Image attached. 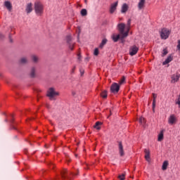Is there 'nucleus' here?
<instances>
[{
    "mask_svg": "<svg viewBox=\"0 0 180 180\" xmlns=\"http://www.w3.org/2000/svg\"><path fill=\"white\" fill-rule=\"evenodd\" d=\"M118 150L120 157H123L124 155V150L123 149V144L120 141L118 142Z\"/></svg>",
    "mask_w": 180,
    "mask_h": 180,
    "instance_id": "nucleus-14",
    "label": "nucleus"
},
{
    "mask_svg": "<svg viewBox=\"0 0 180 180\" xmlns=\"http://www.w3.org/2000/svg\"><path fill=\"white\" fill-rule=\"evenodd\" d=\"M172 60H174V56H172V55H169L166 60L162 63V65H167V64H169V63H171V61H172Z\"/></svg>",
    "mask_w": 180,
    "mask_h": 180,
    "instance_id": "nucleus-17",
    "label": "nucleus"
},
{
    "mask_svg": "<svg viewBox=\"0 0 180 180\" xmlns=\"http://www.w3.org/2000/svg\"><path fill=\"white\" fill-rule=\"evenodd\" d=\"M167 168H168V161L165 160L162 164V169L166 171Z\"/></svg>",
    "mask_w": 180,
    "mask_h": 180,
    "instance_id": "nucleus-25",
    "label": "nucleus"
},
{
    "mask_svg": "<svg viewBox=\"0 0 180 180\" xmlns=\"http://www.w3.org/2000/svg\"><path fill=\"white\" fill-rule=\"evenodd\" d=\"M139 52V46H136V45H133L131 46H130L129 48V55L133 56H136V54H137V53Z\"/></svg>",
    "mask_w": 180,
    "mask_h": 180,
    "instance_id": "nucleus-7",
    "label": "nucleus"
},
{
    "mask_svg": "<svg viewBox=\"0 0 180 180\" xmlns=\"http://www.w3.org/2000/svg\"><path fill=\"white\" fill-rule=\"evenodd\" d=\"M25 12H27V14L32 13V12H33V4L32 3L27 4L25 7Z\"/></svg>",
    "mask_w": 180,
    "mask_h": 180,
    "instance_id": "nucleus-13",
    "label": "nucleus"
},
{
    "mask_svg": "<svg viewBox=\"0 0 180 180\" xmlns=\"http://www.w3.org/2000/svg\"><path fill=\"white\" fill-rule=\"evenodd\" d=\"M13 129H15L16 128L15 127H13Z\"/></svg>",
    "mask_w": 180,
    "mask_h": 180,
    "instance_id": "nucleus-43",
    "label": "nucleus"
},
{
    "mask_svg": "<svg viewBox=\"0 0 180 180\" xmlns=\"http://www.w3.org/2000/svg\"><path fill=\"white\" fill-rule=\"evenodd\" d=\"M154 108H155V99H153V109H154Z\"/></svg>",
    "mask_w": 180,
    "mask_h": 180,
    "instance_id": "nucleus-36",
    "label": "nucleus"
},
{
    "mask_svg": "<svg viewBox=\"0 0 180 180\" xmlns=\"http://www.w3.org/2000/svg\"><path fill=\"white\" fill-rule=\"evenodd\" d=\"M144 6H146V0H139V2L138 3L139 10L141 11V9H144Z\"/></svg>",
    "mask_w": 180,
    "mask_h": 180,
    "instance_id": "nucleus-16",
    "label": "nucleus"
},
{
    "mask_svg": "<svg viewBox=\"0 0 180 180\" xmlns=\"http://www.w3.org/2000/svg\"><path fill=\"white\" fill-rule=\"evenodd\" d=\"M180 78V74L179 72H176V74H174L171 77V83L175 84V82H178L179 81Z\"/></svg>",
    "mask_w": 180,
    "mask_h": 180,
    "instance_id": "nucleus-10",
    "label": "nucleus"
},
{
    "mask_svg": "<svg viewBox=\"0 0 180 180\" xmlns=\"http://www.w3.org/2000/svg\"><path fill=\"white\" fill-rule=\"evenodd\" d=\"M119 5V1H116L112 4L110 6V13H115V11L117 9V6Z\"/></svg>",
    "mask_w": 180,
    "mask_h": 180,
    "instance_id": "nucleus-11",
    "label": "nucleus"
},
{
    "mask_svg": "<svg viewBox=\"0 0 180 180\" xmlns=\"http://www.w3.org/2000/svg\"><path fill=\"white\" fill-rule=\"evenodd\" d=\"M153 99H157V94H153Z\"/></svg>",
    "mask_w": 180,
    "mask_h": 180,
    "instance_id": "nucleus-38",
    "label": "nucleus"
},
{
    "mask_svg": "<svg viewBox=\"0 0 180 180\" xmlns=\"http://www.w3.org/2000/svg\"><path fill=\"white\" fill-rule=\"evenodd\" d=\"M120 89V85L117 83H114L111 85L110 90L112 94H117Z\"/></svg>",
    "mask_w": 180,
    "mask_h": 180,
    "instance_id": "nucleus-8",
    "label": "nucleus"
},
{
    "mask_svg": "<svg viewBox=\"0 0 180 180\" xmlns=\"http://www.w3.org/2000/svg\"><path fill=\"white\" fill-rule=\"evenodd\" d=\"M20 63L21 64H26V63H27V58H26V57L22 58L20 59Z\"/></svg>",
    "mask_w": 180,
    "mask_h": 180,
    "instance_id": "nucleus-27",
    "label": "nucleus"
},
{
    "mask_svg": "<svg viewBox=\"0 0 180 180\" xmlns=\"http://www.w3.org/2000/svg\"><path fill=\"white\" fill-rule=\"evenodd\" d=\"M108 43V39H103L99 45V49H103L105 45Z\"/></svg>",
    "mask_w": 180,
    "mask_h": 180,
    "instance_id": "nucleus-23",
    "label": "nucleus"
},
{
    "mask_svg": "<svg viewBox=\"0 0 180 180\" xmlns=\"http://www.w3.org/2000/svg\"><path fill=\"white\" fill-rule=\"evenodd\" d=\"M94 54V56H98L99 49H98V48L95 49Z\"/></svg>",
    "mask_w": 180,
    "mask_h": 180,
    "instance_id": "nucleus-33",
    "label": "nucleus"
},
{
    "mask_svg": "<svg viewBox=\"0 0 180 180\" xmlns=\"http://www.w3.org/2000/svg\"><path fill=\"white\" fill-rule=\"evenodd\" d=\"M101 126H102V122H96V124L94 125V129H96L97 130H101Z\"/></svg>",
    "mask_w": 180,
    "mask_h": 180,
    "instance_id": "nucleus-24",
    "label": "nucleus"
},
{
    "mask_svg": "<svg viewBox=\"0 0 180 180\" xmlns=\"http://www.w3.org/2000/svg\"><path fill=\"white\" fill-rule=\"evenodd\" d=\"M127 11H129V4L124 3L121 7V13H127Z\"/></svg>",
    "mask_w": 180,
    "mask_h": 180,
    "instance_id": "nucleus-15",
    "label": "nucleus"
},
{
    "mask_svg": "<svg viewBox=\"0 0 180 180\" xmlns=\"http://www.w3.org/2000/svg\"><path fill=\"white\" fill-rule=\"evenodd\" d=\"M11 117H12V119H11V123H13V115H11Z\"/></svg>",
    "mask_w": 180,
    "mask_h": 180,
    "instance_id": "nucleus-40",
    "label": "nucleus"
},
{
    "mask_svg": "<svg viewBox=\"0 0 180 180\" xmlns=\"http://www.w3.org/2000/svg\"><path fill=\"white\" fill-rule=\"evenodd\" d=\"M58 93L56 92V91H54V89L53 88H50L47 91V96H49L51 101H54V98H56V96H58Z\"/></svg>",
    "mask_w": 180,
    "mask_h": 180,
    "instance_id": "nucleus-5",
    "label": "nucleus"
},
{
    "mask_svg": "<svg viewBox=\"0 0 180 180\" xmlns=\"http://www.w3.org/2000/svg\"><path fill=\"white\" fill-rule=\"evenodd\" d=\"M176 116L174 114L171 115L168 118V123L169 124H175L177 122Z\"/></svg>",
    "mask_w": 180,
    "mask_h": 180,
    "instance_id": "nucleus-9",
    "label": "nucleus"
},
{
    "mask_svg": "<svg viewBox=\"0 0 180 180\" xmlns=\"http://www.w3.org/2000/svg\"><path fill=\"white\" fill-rule=\"evenodd\" d=\"M9 40H10L11 43H12V41H13L12 40V37H11V35L9 36Z\"/></svg>",
    "mask_w": 180,
    "mask_h": 180,
    "instance_id": "nucleus-41",
    "label": "nucleus"
},
{
    "mask_svg": "<svg viewBox=\"0 0 180 180\" xmlns=\"http://www.w3.org/2000/svg\"><path fill=\"white\" fill-rule=\"evenodd\" d=\"M77 58H78L79 61H81V53L77 54Z\"/></svg>",
    "mask_w": 180,
    "mask_h": 180,
    "instance_id": "nucleus-37",
    "label": "nucleus"
},
{
    "mask_svg": "<svg viewBox=\"0 0 180 180\" xmlns=\"http://www.w3.org/2000/svg\"><path fill=\"white\" fill-rule=\"evenodd\" d=\"M125 176H126V174H122L121 175H119L118 176V178L120 179V180H124L125 179Z\"/></svg>",
    "mask_w": 180,
    "mask_h": 180,
    "instance_id": "nucleus-32",
    "label": "nucleus"
},
{
    "mask_svg": "<svg viewBox=\"0 0 180 180\" xmlns=\"http://www.w3.org/2000/svg\"><path fill=\"white\" fill-rule=\"evenodd\" d=\"M68 175H78V174H75L73 172H70L68 173V171H67V169H64L63 172H61V176H62V179L63 180H71V178L68 176Z\"/></svg>",
    "mask_w": 180,
    "mask_h": 180,
    "instance_id": "nucleus-4",
    "label": "nucleus"
},
{
    "mask_svg": "<svg viewBox=\"0 0 180 180\" xmlns=\"http://www.w3.org/2000/svg\"><path fill=\"white\" fill-rule=\"evenodd\" d=\"M81 15L82 16H86V15H88V12L86 11V9L85 8L82 9Z\"/></svg>",
    "mask_w": 180,
    "mask_h": 180,
    "instance_id": "nucleus-28",
    "label": "nucleus"
},
{
    "mask_svg": "<svg viewBox=\"0 0 180 180\" xmlns=\"http://www.w3.org/2000/svg\"><path fill=\"white\" fill-rule=\"evenodd\" d=\"M168 54V49H164L162 53V57H165Z\"/></svg>",
    "mask_w": 180,
    "mask_h": 180,
    "instance_id": "nucleus-30",
    "label": "nucleus"
},
{
    "mask_svg": "<svg viewBox=\"0 0 180 180\" xmlns=\"http://www.w3.org/2000/svg\"><path fill=\"white\" fill-rule=\"evenodd\" d=\"M179 50V54H180V49H178Z\"/></svg>",
    "mask_w": 180,
    "mask_h": 180,
    "instance_id": "nucleus-44",
    "label": "nucleus"
},
{
    "mask_svg": "<svg viewBox=\"0 0 180 180\" xmlns=\"http://www.w3.org/2000/svg\"><path fill=\"white\" fill-rule=\"evenodd\" d=\"M131 25V20L129 19L127 20V24L120 22L117 25V29L120 34H122V39H125L129 36V32H130V26Z\"/></svg>",
    "mask_w": 180,
    "mask_h": 180,
    "instance_id": "nucleus-1",
    "label": "nucleus"
},
{
    "mask_svg": "<svg viewBox=\"0 0 180 180\" xmlns=\"http://www.w3.org/2000/svg\"><path fill=\"white\" fill-rule=\"evenodd\" d=\"M139 122L141 124H142V126H144V124H146V119L143 117H141L139 119Z\"/></svg>",
    "mask_w": 180,
    "mask_h": 180,
    "instance_id": "nucleus-26",
    "label": "nucleus"
},
{
    "mask_svg": "<svg viewBox=\"0 0 180 180\" xmlns=\"http://www.w3.org/2000/svg\"><path fill=\"white\" fill-rule=\"evenodd\" d=\"M162 140H164V129L160 131L158 137V141H162Z\"/></svg>",
    "mask_w": 180,
    "mask_h": 180,
    "instance_id": "nucleus-20",
    "label": "nucleus"
},
{
    "mask_svg": "<svg viewBox=\"0 0 180 180\" xmlns=\"http://www.w3.org/2000/svg\"><path fill=\"white\" fill-rule=\"evenodd\" d=\"M112 39L113 41L115 43H116L119 40H123V39H124V38H122V34H120H120H113L112 35Z\"/></svg>",
    "mask_w": 180,
    "mask_h": 180,
    "instance_id": "nucleus-12",
    "label": "nucleus"
},
{
    "mask_svg": "<svg viewBox=\"0 0 180 180\" xmlns=\"http://www.w3.org/2000/svg\"><path fill=\"white\" fill-rule=\"evenodd\" d=\"M65 41H67V44H68L69 49L71 51L74 50V46L75 44L74 42H72V37H71V35L68 34V36H66Z\"/></svg>",
    "mask_w": 180,
    "mask_h": 180,
    "instance_id": "nucleus-6",
    "label": "nucleus"
},
{
    "mask_svg": "<svg viewBox=\"0 0 180 180\" xmlns=\"http://www.w3.org/2000/svg\"><path fill=\"white\" fill-rule=\"evenodd\" d=\"M124 77H122L120 80V82H119V84H120V85H122V84H124Z\"/></svg>",
    "mask_w": 180,
    "mask_h": 180,
    "instance_id": "nucleus-34",
    "label": "nucleus"
},
{
    "mask_svg": "<svg viewBox=\"0 0 180 180\" xmlns=\"http://www.w3.org/2000/svg\"><path fill=\"white\" fill-rule=\"evenodd\" d=\"M102 98H108V92L106 91H103L101 94Z\"/></svg>",
    "mask_w": 180,
    "mask_h": 180,
    "instance_id": "nucleus-31",
    "label": "nucleus"
},
{
    "mask_svg": "<svg viewBox=\"0 0 180 180\" xmlns=\"http://www.w3.org/2000/svg\"><path fill=\"white\" fill-rule=\"evenodd\" d=\"M176 105H178L179 108H180V94L178 96L177 98L175 101Z\"/></svg>",
    "mask_w": 180,
    "mask_h": 180,
    "instance_id": "nucleus-29",
    "label": "nucleus"
},
{
    "mask_svg": "<svg viewBox=\"0 0 180 180\" xmlns=\"http://www.w3.org/2000/svg\"><path fill=\"white\" fill-rule=\"evenodd\" d=\"M31 60H32V61H33L35 63H39V56H37L36 55H32Z\"/></svg>",
    "mask_w": 180,
    "mask_h": 180,
    "instance_id": "nucleus-22",
    "label": "nucleus"
},
{
    "mask_svg": "<svg viewBox=\"0 0 180 180\" xmlns=\"http://www.w3.org/2000/svg\"><path fill=\"white\" fill-rule=\"evenodd\" d=\"M144 153H145V158L146 161L150 162V150L145 149Z\"/></svg>",
    "mask_w": 180,
    "mask_h": 180,
    "instance_id": "nucleus-19",
    "label": "nucleus"
},
{
    "mask_svg": "<svg viewBox=\"0 0 180 180\" xmlns=\"http://www.w3.org/2000/svg\"><path fill=\"white\" fill-rule=\"evenodd\" d=\"M74 71H75V67H74L72 70V72H74Z\"/></svg>",
    "mask_w": 180,
    "mask_h": 180,
    "instance_id": "nucleus-42",
    "label": "nucleus"
},
{
    "mask_svg": "<svg viewBox=\"0 0 180 180\" xmlns=\"http://www.w3.org/2000/svg\"><path fill=\"white\" fill-rule=\"evenodd\" d=\"M80 74H81L82 76L83 75V74H84V70L80 69Z\"/></svg>",
    "mask_w": 180,
    "mask_h": 180,
    "instance_id": "nucleus-39",
    "label": "nucleus"
},
{
    "mask_svg": "<svg viewBox=\"0 0 180 180\" xmlns=\"http://www.w3.org/2000/svg\"><path fill=\"white\" fill-rule=\"evenodd\" d=\"M34 9L37 16H41L44 13V4L40 1H36L34 4Z\"/></svg>",
    "mask_w": 180,
    "mask_h": 180,
    "instance_id": "nucleus-2",
    "label": "nucleus"
},
{
    "mask_svg": "<svg viewBox=\"0 0 180 180\" xmlns=\"http://www.w3.org/2000/svg\"><path fill=\"white\" fill-rule=\"evenodd\" d=\"M169 34H171V31L167 28H162L160 32V37L163 40H167L168 37H169Z\"/></svg>",
    "mask_w": 180,
    "mask_h": 180,
    "instance_id": "nucleus-3",
    "label": "nucleus"
},
{
    "mask_svg": "<svg viewBox=\"0 0 180 180\" xmlns=\"http://www.w3.org/2000/svg\"><path fill=\"white\" fill-rule=\"evenodd\" d=\"M30 75L32 78H34V77H36V68H32Z\"/></svg>",
    "mask_w": 180,
    "mask_h": 180,
    "instance_id": "nucleus-21",
    "label": "nucleus"
},
{
    "mask_svg": "<svg viewBox=\"0 0 180 180\" xmlns=\"http://www.w3.org/2000/svg\"><path fill=\"white\" fill-rule=\"evenodd\" d=\"M177 43V50H180V39L178 40Z\"/></svg>",
    "mask_w": 180,
    "mask_h": 180,
    "instance_id": "nucleus-35",
    "label": "nucleus"
},
{
    "mask_svg": "<svg viewBox=\"0 0 180 180\" xmlns=\"http://www.w3.org/2000/svg\"><path fill=\"white\" fill-rule=\"evenodd\" d=\"M4 6H6V9H8L9 12L12 11V3H11V1H6L4 2Z\"/></svg>",
    "mask_w": 180,
    "mask_h": 180,
    "instance_id": "nucleus-18",
    "label": "nucleus"
}]
</instances>
